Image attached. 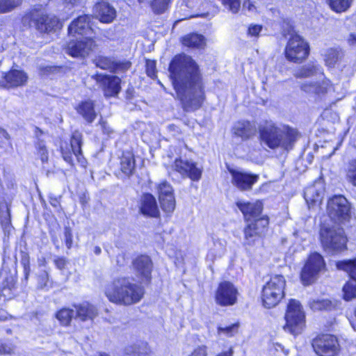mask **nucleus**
<instances>
[{"label": "nucleus", "instance_id": "f257e3e1", "mask_svg": "<svg viewBox=\"0 0 356 356\" xmlns=\"http://www.w3.org/2000/svg\"><path fill=\"white\" fill-rule=\"evenodd\" d=\"M170 76L178 99L186 111L200 108L204 99V84L200 67L191 56H175L169 65Z\"/></svg>", "mask_w": 356, "mask_h": 356}, {"label": "nucleus", "instance_id": "f03ea898", "mask_svg": "<svg viewBox=\"0 0 356 356\" xmlns=\"http://www.w3.org/2000/svg\"><path fill=\"white\" fill-rule=\"evenodd\" d=\"M104 293L108 300L116 305L129 306L138 303L143 297V289L132 282L129 277L114 279L105 286Z\"/></svg>", "mask_w": 356, "mask_h": 356}, {"label": "nucleus", "instance_id": "7ed1b4c3", "mask_svg": "<svg viewBox=\"0 0 356 356\" xmlns=\"http://www.w3.org/2000/svg\"><path fill=\"white\" fill-rule=\"evenodd\" d=\"M260 138L263 143L272 149H291L300 134L296 129L286 124L269 122L259 129Z\"/></svg>", "mask_w": 356, "mask_h": 356}, {"label": "nucleus", "instance_id": "20e7f679", "mask_svg": "<svg viewBox=\"0 0 356 356\" xmlns=\"http://www.w3.org/2000/svg\"><path fill=\"white\" fill-rule=\"evenodd\" d=\"M317 74H320L322 79L316 82H304L300 88L305 92L323 95L332 90L333 86L329 79L324 77L320 66L314 63H308L297 69L294 72V76L297 78H307Z\"/></svg>", "mask_w": 356, "mask_h": 356}, {"label": "nucleus", "instance_id": "39448f33", "mask_svg": "<svg viewBox=\"0 0 356 356\" xmlns=\"http://www.w3.org/2000/svg\"><path fill=\"white\" fill-rule=\"evenodd\" d=\"M285 325L283 329L292 334H300L305 325V313L300 301L289 300L284 314Z\"/></svg>", "mask_w": 356, "mask_h": 356}, {"label": "nucleus", "instance_id": "423d86ee", "mask_svg": "<svg viewBox=\"0 0 356 356\" xmlns=\"http://www.w3.org/2000/svg\"><path fill=\"white\" fill-rule=\"evenodd\" d=\"M286 280L284 276L275 275L264 285L261 293L263 305L266 308L276 306L284 296Z\"/></svg>", "mask_w": 356, "mask_h": 356}, {"label": "nucleus", "instance_id": "0eeeda50", "mask_svg": "<svg viewBox=\"0 0 356 356\" xmlns=\"http://www.w3.org/2000/svg\"><path fill=\"white\" fill-rule=\"evenodd\" d=\"M320 236L324 249L328 252L341 251L346 247L343 230L338 225H324L321 229Z\"/></svg>", "mask_w": 356, "mask_h": 356}, {"label": "nucleus", "instance_id": "6e6552de", "mask_svg": "<svg viewBox=\"0 0 356 356\" xmlns=\"http://www.w3.org/2000/svg\"><path fill=\"white\" fill-rule=\"evenodd\" d=\"M327 212L332 220L343 222L350 218V205L343 195H335L328 200Z\"/></svg>", "mask_w": 356, "mask_h": 356}, {"label": "nucleus", "instance_id": "1a4fd4ad", "mask_svg": "<svg viewBox=\"0 0 356 356\" xmlns=\"http://www.w3.org/2000/svg\"><path fill=\"white\" fill-rule=\"evenodd\" d=\"M309 54L307 43L298 34L291 33L285 48L286 58L295 63L302 62Z\"/></svg>", "mask_w": 356, "mask_h": 356}, {"label": "nucleus", "instance_id": "9d476101", "mask_svg": "<svg viewBox=\"0 0 356 356\" xmlns=\"http://www.w3.org/2000/svg\"><path fill=\"white\" fill-rule=\"evenodd\" d=\"M29 15L36 29L42 33L56 31L60 26L58 19L54 15H47L44 8H34L30 12Z\"/></svg>", "mask_w": 356, "mask_h": 356}, {"label": "nucleus", "instance_id": "9b49d317", "mask_svg": "<svg viewBox=\"0 0 356 356\" xmlns=\"http://www.w3.org/2000/svg\"><path fill=\"white\" fill-rule=\"evenodd\" d=\"M325 261L322 256L314 252L309 257L307 263L301 272V280L305 285L313 283L318 273L325 268Z\"/></svg>", "mask_w": 356, "mask_h": 356}, {"label": "nucleus", "instance_id": "f8f14e48", "mask_svg": "<svg viewBox=\"0 0 356 356\" xmlns=\"http://www.w3.org/2000/svg\"><path fill=\"white\" fill-rule=\"evenodd\" d=\"M312 347L319 356H336L339 351L337 339L330 334H323L314 339Z\"/></svg>", "mask_w": 356, "mask_h": 356}, {"label": "nucleus", "instance_id": "ddd939ff", "mask_svg": "<svg viewBox=\"0 0 356 356\" xmlns=\"http://www.w3.org/2000/svg\"><path fill=\"white\" fill-rule=\"evenodd\" d=\"M82 134L75 131L72 135L70 143L66 142L60 145V151L63 159L70 165H73L74 157L81 162V158Z\"/></svg>", "mask_w": 356, "mask_h": 356}, {"label": "nucleus", "instance_id": "4468645a", "mask_svg": "<svg viewBox=\"0 0 356 356\" xmlns=\"http://www.w3.org/2000/svg\"><path fill=\"white\" fill-rule=\"evenodd\" d=\"M238 290L230 282H220L215 292L216 304L222 307L232 306L236 303Z\"/></svg>", "mask_w": 356, "mask_h": 356}, {"label": "nucleus", "instance_id": "2eb2a0df", "mask_svg": "<svg viewBox=\"0 0 356 356\" xmlns=\"http://www.w3.org/2000/svg\"><path fill=\"white\" fill-rule=\"evenodd\" d=\"M269 223L268 218L263 216L248 222L244 228V238L247 244L252 245L265 232Z\"/></svg>", "mask_w": 356, "mask_h": 356}, {"label": "nucleus", "instance_id": "dca6fc26", "mask_svg": "<svg viewBox=\"0 0 356 356\" xmlns=\"http://www.w3.org/2000/svg\"><path fill=\"white\" fill-rule=\"evenodd\" d=\"M95 43L90 36L81 40H71L67 45L66 52L73 57L84 58L94 49Z\"/></svg>", "mask_w": 356, "mask_h": 356}, {"label": "nucleus", "instance_id": "f3484780", "mask_svg": "<svg viewBox=\"0 0 356 356\" xmlns=\"http://www.w3.org/2000/svg\"><path fill=\"white\" fill-rule=\"evenodd\" d=\"M174 169L182 177L197 181L201 179L202 168L192 161L177 159L173 165Z\"/></svg>", "mask_w": 356, "mask_h": 356}, {"label": "nucleus", "instance_id": "a211bd4d", "mask_svg": "<svg viewBox=\"0 0 356 356\" xmlns=\"http://www.w3.org/2000/svg\"><path fill=\"white\" fill-rule=\"evenodd\" d=\"M132 266L136 276L140 282L150 281L153 264L149 257L143 254L138 256L133 261Z\"/></svg>", "mask_w": 356, "mask_h": 356}, {"label": "nucleus", "instance_id": "6ab92c4d", "mask_svg": "<svg viewBox=\"0 0 356 356\" xmlns=\"http://www.w3.org/2000/svg\"><path fill=\"white\" fill-rule=\"evenodd\" d=\"M159 199L162 209L166 213H171L175 208V198L171 185L167 181L161 182L157 186Z\"/></svg>", "mask_w": 356, "mask_h": 356}, {"label": "nucleus", "instance_id": "aec40b11", "mask_svg": "<svg viewBox=\"0 0 356 356\" xmlns=\"http://www.w3.org/2000/svg\"><path fill=\"white\" fill-rule=\"evenodd\" d=\"M96 81L100 84L106 97L116 96L120 91L121 80L116 76L97 74Z\"/></svg>", "mask_w": 356, "mask_h": 356}, {"label": "nucleus", "instance_id": "412c9836", "mask_svg": "<svg viewBox=\"0 0 356 356\" xmlns=\"http://www.w3.org/2000/svg\"><path fill=\"white\" fill-rule=\"evenodd\" d=\"M233 184L240 191H250L258 181L259 176L246 172L231 170Z\"/></svg>", "mask_w": 356, "mask_h": 356}, {"label": "nucleus", "instance_id": "4be33fe9", "mask_svg": "<svg viewBox=\"0 0 356 356\" xmlns=\"http://www.w3.org/2000/svg\"><path fill=\"white\" fill-rule=\"evenodd\" d=\"M325 192L324 184L321 181H316L312 185L307 187L304 192V197L309 206L320 204Z\"/></svg>", "mask_w": 356, "mask_h": 356}, {"label": "nucleus", "instance_id": "5701e85b", "mask_svg": "<svg viewBox=\"0 0 356 356\" xmlns=\"http://www.w3.org/2000/svg\"><path fill=\"white\" fill-rule=\"evenodd\" d=\"M68 31L72 35L78 34L91 37L92 29L90 26V17L88 15L78 17L70 24Z\"/></svg>", "mask_w": 356, "mask_h": 356}, {"label": "nucleus", "instance_id": "b1692460", "mask_svg": "<svg viewBox=\"0 0 356 356\" xmlns=\"http://www.w3.org/2000/svg\"><path fill=\"white\" fill-rule=\"evenodd\" d=\"M257 131V127L254 122L248 120H241L234 123L232 129V134L243 140L252 138Z\"/></svg>", "mask_w": 356, "mask_h": 356}, {"label": "nucleus", "instance_id": "393cba45", "mask_svg": "<svg viewBox=\"0 0 356 356\" xmlns=\"http://www.w3.org/2000/svg\"><path fill=\"white\" fill-rule=\"evenodd\" d=\"M236 205L248 222L252 221L251 218H258L263 209L262 203L259 200L254 202L238 201Z\"/></svg>", "mask_w": 356, "mask_h": 356}, {"label": "nucleus", "instance_id": "a878e982", "mask_svg": "<svg viewBox=\"0 0 356 356\" xmlns=\"http://www.w3.org/2000/svg\"><path fill=\"white\" fill-rule=\"evenodd\" d=\"M95 13L101 22L111 23L116 17L115 8L107 1H102L95 6Z\"/></svg>", "mask_w": 356, "mask_h": 356}, {"label": "nucleus", "instance_id": "bb28decb", "mask_svg": "<svg viewBox=\"0 0 356 356\" xmlns=\"http://www.w3.org/2000/svg\"><path fill=\"white\" fill-rule=\"evenodd\" d=\"M140 211L144 216L149 217H157L159 210L155 197L149 194H144L140 201Z\"/></svg>", "mask_w": 356, "mask_h": 356}, {"label": "nucleus", "instance_id": "cd10ccee", "mask_svg": "<svg viewBox=\"0 0 356 356\" xmlns=\"http://www.w3.org/2000/svg\"><path fill=\"white\" fill-rule=\"evenodd\" d=\"M7 88H17L25 86L28 81V75L19 70H11L4 76Z\"/></svg>", "mask_w": 356, "mask_h": 356}, {"label": "nucleus", "instance_id": "c85d7f7f", "mask_svg": "<svg viewBox=\"0 0 356 356\" xmlns=\"http://www.w3.org/2000/svg\"><path fill=\"white\" fill-rule=\"evenodd\" d=\"M74 307L76 309L75 317L82 321L92 320L98 314L97 308L88 302L75 305Z\"/></svg>", "mask_w": 356, "mask_h": 356}, {"label": "nucleus", "instance_id": "c756f323", "mask_svg": "<svg viewBox=\"0 0 356 356\" xmlns=\"http://www.w3.org/2000/svg\"><path fill=\"white\" fill-rule=\"evenodd\" d=\"M120 170L126 176L131 175L136 168V161L134 154L131 152H124L120 157Z\"/></svg>", "mask_w": 356, "mask_h": 356}, {"label": "nucleus", "instance_id": "7c9ffc66", "mask_svg": "<svg viewBox=\"0 0 356 356\" xmlns=\"http://www.w3.org/2000/svg\"><path fill=\"white\" fill-rule=\"evenodd\" d=\"M76 111L88 123H92L97 116L94 103L91 100L81 102L76 107Z\"/></svg>", "mask_w": 356, "mask_h": 356}, {"label": "nucleus", "instance_id": "2f4dec72", "mask_svg": "<svg viewBox=\"0 0 356 356\" xmlns=\"http://www.w3.org/2000/svg\"><path fill=\"white\" fill-rule=\"evenodd\" d=\"M184 46L191 48H202L205 45V38L203 35L197 33H191L185 35L181 40Z\"/></svg>", "mask_w": 356, "mask_h": 356}, {"label": "nucleus", "instance_id": "473e14b6", "mask_svg": "<svg viewBox=\"0 0 356 356\" xmlns=\"http://www.w3.org/2000/svg\"><path fill=\"white\" fill-rule=\"evenodd\" d=\"M341 49L337 48H330L324 54L325 65L329 67H333L341 60L342 57Z\"/></svg>", "mask_w": 356, "mask_h": 356}, {"label": "nucleus", "instance_id": "72a5a7b5", "mask_svg": "<svg viewBox=\"0 0 356 356\" xmlns=\"http://www.w3.org/2000/svg\"><path fill=\"white\" fill-rule=\"evenodd\" d=\"M75 316L73 309L63 307L55 314L56 318L60 322L62 326H69L71 323L72 318Z\"/></svg>", "mask_w": 356, "mask_h": 356}, {"label": "nucleus", "instance_id": "f704fd0d", "mask_svg": "<svg viewBox=\"0 0 356 356\" xmlns=\"http://www.w3.org/2000/svg\"><path fill=\"white\" fill-rule=\"evenodd\" d=\"M336 303L327 299L311 300L309 302V306L313 311H329L335 308Z\"/></svg>", "mask_w": 356, "mask_h": 356}, {"label": "nucleus", "instance_id": "c9c22d12", "mask_svg": "<svg viewBox=\"0 0 356 356\" xmlns=\"http://www.w3.org/2000/svg\"><path fill=\"white\" fill-rule=\"evenodd\" d=\"M337 267L338 269L347 272L350 278L356 282V259L339 261L337 263Z\"/></svg>", "mask_w": 356, "mask_h": 356}, {"label": "nucleus", "instance_id": "e433bc0d", "mask_svg": "<svg viewBox=\"0 0 356 356\" xmlns=\"http://www.w3.org/2000/svg\"><path fill=\"white\" fill-rule=\"evenodd\" d=\"M353 0H326L330 8L336 13L346 12L351 6Z\"/></svg>", "mask_w": 356, "mask_h": 356}, {"label": "nucleus", "instance_id": "4c0bfd02", "mask_svg": "<svg viewBox=\"0 0 356 356\" xmlns=\"http://www.w3.org/2000/svg\"><path fill=\"white\" fill-rule=\"evenodd\" d=\"M172 0H149V5L155 14H162L165 13Z\"/></svg>", "mask_w": 356, "mask_h": 356}, {"label": "nucleus", "instance_id": "58836bf2", "mask_svg": "<svg viewBox=\"0 0 356 356\" xmlns=\"http://www.w3.org/2000/svg\"><path fill=\"white\" fill-rule=\"evenodd\" d=\"M22 0H0V13L12 11L22 3Z\"/></svg>", "mask_w": 356, "mask_h": 356}, {"label": "nucleus", "instance_id": "ea45409f", "mask_svg": "<svg viewBox=\"0 0 356 356\" xmlns=\"http://www.w3.org/2000/svg\"><path fill=\"white\" fill-rule=\"evenodd\" d=\"M94 63L97 67L103 70H113L114 67L113 61L108 57L99 56L94 60Z\"/></svg>", "mask_w": 356, "mask_h": 356}, {"label": "nucleus", "instance_id": "a19ab883", "mask_svg": "<svg viewBox=\"0 0 356 356\" xmlns=\"http://www.w3.org/2000/svg\"><path fill=\"white\" fill-rule=\"evenodd\" d=\"M343 298L346 300H350L356 298V285L351 282L346 283L343 288Z\"/></svg>", "mask_w": 356, "mask_h": 356}, {"label": "nucleus", "instance_id": "79ce46f5", "mask_svg": "<svg viewBox=\"0 0 356 356\" xmlns=\"http://www.w3.org/2000/svg\"><path fill=\"white\" fill-rule=\"evenodd\" d=\"M347 179L354 186H356V160L350 161L347 169Z\"/></svg>", "mask_w": 356, "mask_h": 356}, {"label": "nucleus", "instance_id": "37998d69", "mask_svg": "<svg viewBox=\"0 0 356 356\" xmlns=\"http://www.w3.org/2000/svg\"><path fill=\"white\" fill-rule=\"evenodd\" d=\"M36 148L42 162H47L48 160V151L43 141H38Z\"/></svg>", "mask_w": 356, "mask_h": 356}, {"label": "nucleus", "instance_id": "c03bdc74", "mask_svg": "<svg viewBox=\"0 0 356 356\" xmlns=\"http://www.w3.org/2000/svg\"><path fill=\"white\" fill-rule=\"evenodd\" d=\"M146 72L151 78L156 76V62L154 60H147L146 61Z\"/></svg>", "mask_w": 356, "mask_h": 356}, {"label": "nucleus", "instance_id": "a18cd8bd", "mask_svg": "<svg viewBox=\"0 0 356 356\" xmlns=\"http://www.w3.org/2000/svg\"><path fill=\"white\" fill-rule=\"evenodd\" d=\"M131 67V63L129 61H124L118 63H114V67L113 69L115 70V72H123L129 70Z\"/></svg>", "mask_w": 356, "mask_h": 356}, {"label": "nucleus", "instance_id": "49530a36", "mask_svg": "<svg viewBox=\"0 0 356 356\" xmlns=\"http://www.w3.org/2000/svg\"><path fill=\"white\" fill-rule=\"evenodd\" d=\"M218 331L219 332L224 333L227 336H232L237 331V325L233 324L227 327H219Z\"/></svg>", "mask_w": 356, "mask_h": 356}, {"label": "nucleus", "instance_id": "de8ad7c7", "mask_svg": "<svg viewBox=\"0 0 356 356\" xmlns=\"http://www.w3.org/2000/svg\"><path fill=\"white\" fill-rule=\"evenodd\" d=\"M64 234L66 246L70 249L72 245V233L71 229L70 227H65Z\"/></svg>", "mask_w": 356, "mask_h": 356}, {"label": "nucleus", "instance_id": "09e8293b", "mask_svg": "<svg viewBox=\"0 0 356 356\" xmlns=\"http://www.w3.org/2000/svg\"><path fill=\"white\" fill-rule=\"evenodd\" d=\"M261 29V26L257 24H252L248 28V33L252 36H258Z\"/></svg>", "mask_w": 356, "mask_h": 356}, {"label": "nucleus", "instance_id": "8fccbe9b", "mask_svg": "<svg viewBox=\"0 0 356 356\" xmlns=\"http://www.w3.org/2000/svg\"><path fill=\"white\" fill-rule=\"evenodd\" d=\"M124 353L127 356H142L136 347L128 346L124 349Z\"/></svg>", "mask_w": 356, "mask_h": 356}, {"label": "nucleus", "instance_id": "3c124183", "mask_svg": "<svg viewBox=\"0 0 356 356\" xmlns=\"http://www.w3.org/2000/svg\"><path fill=\"white\" fill-rule=\"evenodd\" d=\"M189 356H207L205 346H199Z\"/></svg>", "mask_w": 356, "mask_h": 356}, {"label": "nucleus", "instance_id": "603ef678", "mask_svg": "<svg viewBox=\"0 0 356 356\" xmlns=\"http://www.w3.org/2000/svg\"><path fill=\"white\" fill-rule=\"evenodd\" d=\"M9 140L10 136L8 132L5 129L0 128V146H1L3 143L8 142Z\"/></svg>", "mask_w": 356, "mask_h": 356}, {"label": "nucleus", "instance_id": "864d4df0", "mask_svg": "<svg viewBox=\"0 0 356 356\" xmlns=\"http://www.w3.org/2000/svg\"><path fill=\"white\" fill-rule=\"evenodd\" d=\"M54 264L58 269L62 270L65 268L67 261L65 259L59 257L54 259Z\"/></svg>", "mask_w": 356, "mask_h": 356}, {"label": "nucleus", "instance_id": "5fc2aeb1", "mask_svg": "<svg viewBox=\"0 0 356 356\" xmlns=\"http://www.w3.org/2000/svg\"><path fill=\"white\" fill-rule=\"evenodd\" d=\"M243 8L245 10H248L250 12H253L256 9L254 5L252 2H250L249 0L245 1L243 3Z\"/></svg>", "mask_w": 356, "mask_h": 356}, {"label": "nucleus", "instance_id": "6e6d98bb", "mask_svg": "<svg viewBox=\"0 0 356 356\" xmlns=\"http://www.w3.org/2000/svg\"><path fill=\"white\" fill-rule=\"evenodd\" d=\"M126 263L125 254L124 253H120L116 257V264L117 265L122 266H124Z\"/></svg>", "mask_w": 356, "mask_h": 356}, {"label": "nucleus", "instance_id": "4d7b16f0", "mask_svg": "<svg viewBox=\"0 0 356 356\" xmlns=\"http://www.w3.org/2000/svg\"><path fill=\"white\" fill-rule=\"evenodd\" d=\"M186 6L190 8H193L199 5L200 0H184Z\"/></svg>", "mask_w": 356, "mask_h": 356}, {"label": "nucleus", "instance_id": "13d9d810", "mask_svg": "<svg viewBox=\"0 0 356 356\" xmlns=\"http://www.w3.org/2000/svg\"><path fill=\"white\" fill-rule=\"evenodd\" d=\"M10 352H11L10 347H9L6 345H4V344L0 345V354H9V353H10Z\"/></svg>", "mask_w": 356, "mask_h": 356}, {"label": "nucleus", "instance_id": "bf43d9fd", "mask_svg": "<svg viewBox=\"0 0 356 356\" xmlns=\"http://www.w3.org/2000/svg\"><path fill=\"white\" fill-rule=\"evenodd\" d=\"M348 43L350 45L356 47V33H352L348 38Z\"/></svg>", "mask_w": 356, "mask_h": 356}, {"label": "nucleus", "instance_id": "052dcab7", "mask_svg": "<svg viewBox=\"0 0 356 356\" xmlns=\"http://www.w3.org/2000/svg\"><path fill=\"white\" fill-rule=\"evenodd\" d=\"M232 355H233V350H232V348H230L227 351L220 353L217 356H232Z\"/></svg>", "mask_w": 356, "mask_h": 356}, {"label": "nucleus", "instance_id": "680f3d73", "mask_svg": "<svg viewBox=\"0 0 356 356\" xmlns=\"http://www.w3.org/2000/svg\"><path fill=\"white\" fill-rule=\"evenodd\" d=\"M101 126H102V128L103 131H104V132H106L108 134L109 133L112 132V131L111 130L110 127H108L107 126L106 122H101Z\"/></svg>", "mask_w": 356, "mask_h": 356}, {"label": "nucleus", "instance_id": "e2e57ef3", "mask_svg": "<svg viewBox=\"0 0 356 356\" xmlns=\"http://www.w3.org/2000/svg\"><path fill=\"white\" fill-rule=\"evenodd\" d=\"M80 1H81V0H64V2L66 4H70V5H72L73 6L77 5L78 3H79Z\"/></svg>", "mask_w": 356, "mask_h": 356}, {"label": "nucleus", "instance_id": "0e129e2a", "mask_svg": "<svg viewBox=\"0 0 356 356\" xmlns=\"http://www.w3.org/2000/svg\"><path fill=\"white\" fill-rule=\"evenodd\" d=\"M93 251H94V253H95L96 255H99V254H101V252H102V249H101V248H100L99 246H95V247L94 248Z\"/></svg>", "mask_w": 356, "mask_h": 356}, {"label": "nucleus", "instance_id": "69168bd1", "mask_svg": "<svg viewBox=\"0 0 356 356\" xmlns=\"http://www.w3.org/2000/svg\"><path fill=\"white\" fill-rule=\"evenodd\" d=\"M98 356H109V355L105 353H100Z\"/></svg>", "mask_w": 356, "mask_h": 356}, {"label": "nucleus", "instance_id": "338daca9", "mask_svg": "<svg viewBox=\"0 0 356 356\" xmlns=\"http://www.w3.org/2000/svg\"><path fill=\"white\" fill-rule=\"evenodd\" d=\"M3 223L8 224L9 222V219L6 218L4 221H2Z\"/></svg>", "mask_w": 356, "mask_h": 356}, {"label": "nucleus", "instance_id": "774afa93", "mask_svg": "<svg viewBox=\"0 0 356 356\" xmlns=\"http://www.w3.org/2000/svg\"><path fill=\"white\" fill-rule=\"evenodd\" d=\"M147 0H138L140 3H145Z\"/></svg>", "mask_w": 356, "mask_h": 356}]
</instances>
